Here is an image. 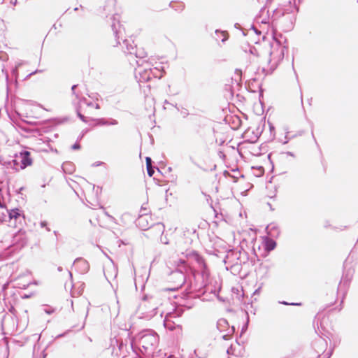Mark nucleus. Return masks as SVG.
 <instances>
[{"mask_svg": "<svg viewBox=\"0 0 358 358\" xmlns=\"http://www.w3.org/2000/svg\"><path fill=\"white\" fill-rule=\"evenodd\" d=\"M159 341L158 335L152 330L147 329L137 334L134 338V344L144 353H152Z\"/></svg>", "mask_w": 358, "mask_h": 358, "instance_id": "f257e3e1", "label": "nucleus"}, {"mask_svg": "<svg viewBox=\"0 0 358 358\" xmlns=\"http://www.w3.org/2000/svg\"><path fill=\"white\" fill-rule=\"evenodd\" d=\"M161 302L157 297L145 296L139 309L143 317L151 318L157 314V310Z\"/></svg>", "mask_w": 358, "mask_h": 358, "instance_id": "f03ea898", "label": "nucleus"}, {"mask_svg": "<svg viewBox=\"0 0 358 358\" xmlns=\"http://www.w3.org/2000/svg\"><path fill=\"white\" fill-rule=\"evenodd\" d=\"M177 266L178 268L171 273V279L175 283V286L170 288L171 290L178 289L185 283L186 280L185 273L189 271V267L185 260L180 259Z\"/></svg>", "mask_w": 358, "mask_h": 358, "instance_id": "7ed1b4c3", "label": "nucleus"}, {"mask_svg": "<svg viewBox=\"0 0 358 358\" xmlns=\"http://www.w3.org/2000/svg\"><path fill=\"white\" fill-rule=\"evenodd\" d=\"M327 341L320 336H317L313 342V348L317 358H330L333 350L331 348L327 350Z\"/></svg>", "mask_w": 358, "mask_h": 358, "instance_id": "20e7f679", "label": "nucleus"}, {"mask_svg": "<svg viewBox=\"0 0 358 358\" xmlns=\"http://www.w3.org/2000/svg\"><path fill=\"white\" fill-rule=\"evenodd\" d=\"M138 67L135 69V78L138 83L148 82L152 78V76L150 71V62L143 61L141 64H139L136 61Z\"/></svg>", "mask_w": 358, "mask_h": 358, "instance_id": "39448f33", "label": "nucleus"}, {"mask_svg": "<svg viewBox=\"0 0 358 358\" xmlns=\"http://www.w3.org/2000/svg\"><path fill=\"white\" fill-rule=\"evenodd\" d=\"M182 313V309H177L174 312L166 314L164 320V327L169 331H173L176 328L181 329L182 327L179 324H176L173 320L180 317Z\"/></svg>", "mask_w": 358, "mask_h": 358, "instance_id": "423d86ee", "label": "nucleus"}, {"mask_svg": "<svg viewBox=\"0 0 358 358\" xmlns=\"http://www.w3.org/2000/svg\"><path fill=\"white\" fill-rule=\"evenodd\" d=\"M272 50L270 52V62L273 65H277L284 58L285 46L280 45L278 42L275 45H272Z\"/></svg>", "mask_w": 358, "mask_h": 358, "instance_id": "0eeeda50", "label": "nucleus"}, {"mask_svg": "<svg viewBox=\"0 0 358 358\" xmlns=\"http://www.w3.org/2000/svg\"><path fill=\"white\" fill-rule=\"evenodd\" d=\"M73 264L76 266L78 272L81 274L87 273L90 269L89 263L82 258H77L74 261Z\"/></svg>", "mask_w": 358, "mask_h": 358, "instance_id": "6e6552de", "label": "nucleus"}, {"mask_svg": "<svg viewBox=\"0 0 358 358\" xmlns=\"http://www.w3.org/2000/svg\"><path fill=\"white\" fill-rule=\"evenodd\" d=\"M19 159H20V169H24L31 165L32 159L30 157V152L28 151H22L20 153Z\"/></svg>", "mask_w": 358, "mask_h": 358, "instance_id": "1a4fd4ad", "label": "nucleus"}, {"mask_svg": "<svg viewBox=\"0 0 358 358\" xmlns=\"http://www.w3.org/2000/svg\"><path fill=\"white\" fill-rule=\"evenodd\" d=\"M122 48L125 54L133 55L137 48L136 45H134V41L131 38L125 39L122 41Z\"/></svg>", "mask_w": 358, "mask_h": 358, "instance_id": "9d476101", "label": "nucleus"}, {"mask_svg": "<svg viewBox=\"0 0 358 358\" xmlns=\"http://www.w3.org/2000/svg\"><path fill=\"white\" fill-rule=\"evenodd\" d=\"M113 22L111 28L116 38H119L118 34H121L122 26L120 24V16L117 14L113 15L111 17Z\"/></svg>", "mask_w": 358, "mask_h": 358, "instance_id": "9b49d317", "label": "nucleus"}, {"mask_svg": "<svg viewBox=\"0 0 358 358\" xmlns=\"http://www.w3.org/2000/svg\"><path fill=\"white\" fill-rule=\"evenodd\" d=\"M150 216L148 215H140L136 221V225L142 230H146L150 227L148 219Z\"/></svg>", "mask_w": 358, "mask_h": 358, "instance_id": "f8f14e48", "label": "nucleus"}, {"mask_svg": "<svg viewBox=\"0 0 358 358\" xmlns=\"http://www.w3.org/2000/svg\"><path fill=\"white\" fill-rule=\"evenodd\" d=\"M162 68V67L161 66L153 67L152 65L150 63L149 69H150L152 78H159V79L161 78L163 76V73H164Z\"/></svg>", "mask_w": 358, "mask_h": 358, "instance_id": "ddd939ff", "label": "nucleus"}, {"mask_svg": "<svg viewBox=\"0 0 358 358\" xmlns=\"http://www.w3.org/2000/svg\"><path fill=\"white\" fill-rule=\"evenodd\" d=\"M96 121V125L99 126H110V125H117L118 122L113 118L105 119V118H99L94 120Z\"/></svg>", "mask_w": 358, "mask_h": 358, "instance_id": "4468645a", "label": "nucleus"}, {"mask_svg": "<svg viewBox=\"0 0 358 358\" xmlns=\"http://www.w3.org/2000/svg\"><path fill=\"white\" fill-rule=\"evenodd\" d=\"M193 257L196 262L199 264L201 268L203 269L202 273L203 275H207V271H206V265L203 260V259L197 253L193 252Z\"/></svg>", "mask_w": 358, "mask_h": 358, "instance_id": "2eb2a0df", "label": "nucleus"}, {"mask_svg": "<svg viewBox=\"0 0 358 358\" xmlns=\"http://www.w3.org/2000/svg\"><path fill=\"white\" fill-rule=\"evenodd\" d=\"M6 212L8 213L9 220H11L12 219L17 220L21 217V214L18 208L12 209L10 210L6 209Z\"/></svg>", "mask_w": 358, "mask_h": 358, "instance_id": "dca6fc26", "label": "nucleus"}, {"mask_svg": "<svg viewBox=\"0 0 358 358\" xmlns=\"http://www.w3.org/2000/svg\"><path fill=\"white\" fill-rule=\"evenodd\" d=\"M276 242L272 239H268L265 242V248L267 251H271L275 249Z\"/></svg>", "mask_w": 358, "mask_h": 358, "instance_id": "f3484780", "label": "nucleus"}, {"mask_svg": "<svg viewBox=\"0 0 358 358\" xmlns=\"http://www.w3.org/2000/svg\"><path fill=\"white\" fill-rule=\"evenodd\" d=\"M63 171L67 173H71L73 171V166L71 162H64L62 166Z\"/></svg>", "mask_w": 358, "mask_h": 358, "instance_id": "a211bd4d", "label": "nucleus"}, {"mask_svg": "<svg viewBox=\"0 0 358 358\" xmlns=\"http://www.w3.org/2000/svg\"><path fill=\"white\" fill-rule=\"evenodd\" d=\"M133 55H134L136 58L143 59L146 56L147 53L144 50H137L136 48Z\"/></svg>", "mask_w": 358, "mask_h": 358, "instance_id": "6ab92c4d", "label": "nucleus"}, {"mask_svg": "<svg viewBox=\"0 0 358 358\" xmlns=\"http://www.w3.org/2000/svg\"><path fill=\"white\" fill-rule=\"evenodd\" d=\"M216 35L219 37V34H221L222 38H221L222 42H225L228 39V34L225 31H220L217 29L215 31Z\"/></svg>", "mask_w": 358, "mask_h": 358, "instance_id": "aec40b11", "label": "nucleus"}, {"mask_svg": "<svg viewBox=\"0 0 358 358\" xmlns=\"http://www.w3.org/2000/svg\"><path fill=\"white\" fill-rule=\"evenodd\" d=\"M22 64V62H19L15 65V67L12 70V73L14 75L16 78L18 74V68Z\"/></svg>", "mask_w": 358, "mask_h": 358, "instance_id": "412c9836", "label": "nucleus"}, {"mask_svg": "<svg viewBox=\"0 0 358 358\" xmlns=\"http://www.w3.org/2000/svg\"><path fill=\"white\" fill-rule=\"evenodd\" d=\"M77 115L78 117L84 122H87V117L80 113V108H77Z\"/></svg>", "mask_w": 358, "mask_h": 358, "instance_id": "4be33fe9", "label": "nucleus"}, {"mask_svg": "<svg viewBox=\"0 0 358 358\" xmlns=\"http://www.w3.org/2000/svg\"><path fill=\"white\" fill-rule=\"evenodd\" d=\"M234 327H232L231 328V329L229 330V333L228 334H224V335L222 336V338L224 340H228L231 334H232L234 333Z\"/></svg>", "mask_w": 358, "mask_h": 358, "instance_id": "5701e85b", "label": "nucleus"}, {"mask_svg": "<svg viewBox=\"0 0 358 358\" xmlns=\"http://www.w3.org/2000/svg\"><path fill=\"white\" fill-rule=\"evenodd\" d=\"M8 218L7 212H2L0 213V222H3L6 221V218Z\"/></svg>", "mask_w": 358, "mask_h": 358, "instance_id": "b1692460", "label": "nucleus"}, {"mask_svg": "<svg viewBox=\"0 0 358 358\" xmlns=\"http://www.w3.org/2000/svg\"><path fill=\"white\" fill-rule=\"evenodd\" d=\"M11 252L10 250H8L7 252H3L0 255V259L1 260H5L8 258V255H10Z\"/></svg>", "mask_w": 358, "mask_h": 358, "instance_id": "393cba45", "label": "nucleus"}, {"mask_svg": "<svg viewBox=\"0 0 358 358\" xmlns=\"http://www.w3.org/2000/svg\"><path fill=\"white\" fill-rule=\"evenodd\" d=\"M80 103H85L86 104L87 106H93V103L92 102H89L86 98L83 97L80 99Z\"/></svg>", "mask_w": 358, "mask_h": 358, "instance_id": "a878e982", "label": "nucleus"}, {"mask_svg": "<svg viewBox=\"0 0 358 358\" xmlns=\"http://www.w3.org/2000/svg\"><path fill=\"white\" fill-rule=\"evenodd\" d=\"M147 172L150 177L153 176V174L155 173V170H154V168L152 167V166H150L147 167Z\"/></svg>", "mask_w": 358, "mask_h": 358, "instance_id": "bb28decb", "label": "nucleus"}, {"mask_svg": "<svg viewBox=\"0 0 358 358\" xmlns=\"http://www.w3.org/2000/svg\"><path fill=\"white\" fill-rule=\"evenodd\" d=\"M248 323H249V317H248V315L247 314V321H246L245 324L242 327L241 334H243L247 330L248 327Z\"/></svg>", "mask_w": 358, "mask_h": 358, "instance_id": "cd10ccee", "label": "nucleus"}, {"mask_svg": "<svg viewBox=\"0 0 358 358\" xmlns=\"http://www.w3.org/2000/svg\"><path fill=\"white\" fill-rule=\"evenodd\" d=\"M155 227H157L160 232H163L164 229V226L162 223H158L155 225Z\"/></svg>", "mask_w": 358, "mask_h": 358, "instance_id": "c85d7f7f", "label": "nucleus"}, {"mask_svg": "<svg viewBox=\"0 0 358 358\" xmlns=\"http://www.w3.org/2000/svg\"><path fill=\"white\" fill-rule=\"evenodd\" d=\"M6 59H7V55L3 52H0V59L4 61Z\"/></svg>", "mask_w": 358, "mask_h": 358, "instance_id": "c756f323", "label": "nucleus"}, {"mask_svg": "<svg viewBox=\"0 0 358 358\" xmlns=\"http://www.w3.org/2000/svg\"><path fill=\"white\" fill-rule=\"evenodd\" d=\"M44 311H45L47 314L50 315L51 313H53V311H54V310H53V309H52V308H51L45 307V308H44Z\"/></svg>", "mask_w": 358, "mask_h": 358, "instance_id": "7c9ffc66", "label": "nucleus"}, {"mask_svg": "<svg viewBox=\"0 0 358 358\" xmlns=\"http://www.w3.org/2000/svg\"><path fill=\"white\" fill-rule=\"evenodd\" d=\"M279 303H281V304H283V305H291V306H297V305H299V303H288V302L285 301H280Z\"/></svg>", "mask_w": 358, "mask_h": 358, "instance_id": "2f4dec72", "label": "nucleus"}, {"mask_svg": "<svg viewBox=\"0 0 358 358\" xmlns=\"http://www.w3.org/2000/svg\"><path fill=\"white\" fill-rule=\"evenodd\" d=\"M145 160H146V166H147V167L150 166H152V159H151V158L147 157Z\"/></svg>", "mask_w": 358, "mask_h": 358, "instance_id": "473e14b6", "label": "nucleus"}, {"mask_svg": "<svg viewBox=\"0 0 358 358\" xmlns=\"http://www.w3.org/2000/svg\"><path fill=\"white\" fill-rule=\"evenodd\" d=\"M223 324H227V322L224 319L220 320L218 322V326H221Z\"/></svg>", "mask_w": 358, "mask_h": 358, "instance_id": "72a5a7b5", "label": "nucleus"}, {"mask_svg": "<svg viewBox=\"0 0 358 358\" xmlns=\"http://www.w3.org/2000/svg\"><path fill=\"white\" fill-rule=\"evenodd\" d=\"M161 242L164 244H168L169 243V241H168V239L165 236V237H163L162 236L161 237Z\"/></svg>", "mask_w": 358, "mask_h": 358, "instance_id": "f704fd0d", "label": "nucleus"}, {"mask_svg": "<svg viewBox=\"0 0 358 358\" xmlns=\"http://www.w3.org/2000/svg\"><path fill=\"white\" fill-rule=\"evenodd\" d=\"M224 140L223 139H217L216 138V143L219 145H222L223 143H224Z\"/></svg>", "mask_w": 358, "mask_h": 358, "instance_id": "c9c22d12", "label": "nucleus"}, {"mask_svg": "<svg viewBox=\"0 0 358 358\" xmlns=\"http://www.w3.org/2000/svg\"><path fill=\"white\" fill-rule=\"evenodd\" d=\"M80 148V144L76 143L74 145H72V149L73 150H78Z\"/></svg>", "mask_w": 358, "mask_h": 358, "instance_id": "e433bc0d", "label": "nucleus"}, {"mask_svg": "<svg viewBox=\"0 0 358 358\" xmlns=\"http://www.w3.org/2000/svg\"><path fill=\"white\" fill-rule=\"evenodd\" d=\"M235 73H236V76H238L241 78V74H242V71H241V70H240V69H236V70L235 71Z\"/></svg>", "mask_w": 358, "mask_h": 358, "instance_id": "4c0bfd02", "label": "nucleus"}, {"mask_svg": "<svg viewBox=\"0 0 358 358\" xmlns=\"http://www.w3.org/2000/svg\"><path fill=\"white\" fill-rule=\"evenodd\" d=\"M77 86H78L77 85H73L72 87H71V90H72L73 93L76 96L77 98H78V95L76 94V92H75V90L77 87Z\"/></svg>", "mask_w": 358, "mask_h": 358, "instance_id": "58836bf2", "label": "nucleus"}, {"mask_svg": "<svg viewBox=\"0 0 358 358\" xmlns=\"http://www.w3.org/2000/svg\"><path fill=\"white\" fill-rule=\"evenodd\" d=\"M39 72H42V71H41V70H36L35 71H33V72L30 73L27 76V77H30L31 76H32V75H34V74H36V73H39Z\"/></svg>", "mask_w": 358, "mask_h": 358, "instance_id": "ea45409f", "label": "nucleus"}, {"mask_svg": "<svg viewBox=\"0 0 358 358\" xmlns=\"http://www.w3.org/2000/svg\"><path fill=\"white\" fill-rule=\"evenodd\" d=\"M283 155H286V156H292V157H294V155L291 152H284L282 153Z\"/></svg>", "mask_w": 358, "mask_h": 358, "instance_id": "a19ab883", "label": "nucleus"}, {"mask_svg": "<svg viewBox=\"0 0 358 358\" xmlns=\"http://www.w3.org/2000/svg\"><path fill=\"white\" fill-rule=\"evenodd\" d=\"M263 173H264L263 168L262 167H259L258 169V171H257L258 175H262V174H263Z\"/></svg>", "mask_w": 358, "mask_h": 358, "instance_id": "79ce46f5", "label": "nucleus"}, {"mask_svg": "<svg viewBox=\"0 0 358 358\" xmlns=\"http://www.w3.org/2000/svg\"><path fill=\"white\" fill-rule=\"evenodd\" d=\"M40 225L41 227H47V222L45 221H42L40 223Z\"/></svg>", "mask_w": 358, "mask_h": 358, "instance_id": "37998d69", "label": "nucleus"}, {"mask_svg": "<svg viewBox=\"0 0 358 358\" xmlns=\"http://www.w3.org/2000/svg\"><path fill=\"white\" fill-rule=\"evenodd\" d=\"M102 164H103V162H95L94 164H93V166H98L101 165Z\"/></svg>", "mask_w": 358, "mask_h": 358, "instance_id": "c03bdc74", "label": "nucleus"}, {"mask_svg": "<svg viewBox=\"0 0 358 358\" xmlns=\"http://www.w3.org/2000/svg\"><path fill=\"white\" fill-rule=\"evenodd\" d=\"M105 276L107 278L108 280H109V278H112V276L109 275L108 271L105 273Z\"/></svg>", "mask_w": 358, "mask_h": 358, "instance_id": "a18cd8bd", "label": "nucleus"}, {"mask_svg": "<svg viewBox=\"0 0 358 358\" xmlns=\"http://www.w3.org/2000/svg\"><path fill=\"white\" fill-rule=\"evenodd\" d=\"M104 214L108 216V217H110L111 220H114L113 217H112L111 215H110L108 212H106V210H104Z\"/></svg>", "mask_w": 358, "mask_h": 358, "instance_id": "49530a36", "label": "nucleus"}, {"mask_svg": "<svg viewBox=\"0 0 358 358\" xmlns=\"http://www.w3.org/2000/svg\"><path fill=\"white\" fill-rule=\"evenodd\" d=\"M261 22L262 23H264V24H266L268 22H267V19L266 18H264L261 20Z\"/></svg>", "mask_w": 358, "mask_h": 358, "instance_id": "de8ad7c7", "label": "nucleus"}, {"mask_svg": "<svg viewBox=\"0 0 358 358\" xmlns=\"http://www.w3.org/2000/svg\"><path fill=\"white\" fill-rule=\"evenodd\" d=\"M57 271H58L59 272H61V271H63V268H62V266H59V267L57 268Z\"/></svg>", "mask_w": 358, "mask_h": 358, "instance_id": "09e8293b", "label": "nucleus"}, {"mask_svg": "<svg viewBox=\"0 0 358 358\" xmlns=\"http://www.w3.org/2000/svg\"><path fill=\"white\" fill-rule=\"evenodd\" d=\"M113 271L115 273V277L116 276V274H117V271H116V269L114 268V266H113Z\"/></svg>", "mask_w": 358, "mask_h": 358, "instance_id": "8fccbe9b", "label": "nucleus"}, {"mask_svg": "<svg viewBox=\"0 0 358 358\" xmlns=\"http://www.w3.org/2000/svg\"><path fill=\"white\" fill-rule=\"evenodd\" d=\"M99 108H100V107H99V105L98 103H96V104L95 105V108L99 109Z\"/></svg>", "mask_w": 358, "mask_h": 358, "instance_id": "3c124183", "label": "nucleus"}, {"mask_svg": "<svg viewBox=\"0 0 358 358\" xmlns=\"http://www.w3.org/2000/svg\"><path fill=\"white\" fill-rule=\"evenodd\" d=\"M68 273H69V277H70L71 278H72V273H71V272L68 271Z\"/></svg>", "mask_w": 358, "mask_h": 358, "instance_id": "603ef678", "label": "nucleus"}, {"mask_svg": "<svg viewBox=\"0 0 358 358\" xmlns=\"http://www.w3.org/2000/svg\"><path fill=\"white\" fill-rule=\"evenodd\" d=\"M45 228H46V231H50V229L49 227H46Z\"/></svg>", "mask_w": 358, "mask_h": 358, "instance_id": "864d4df0", "label": "nucleus"}, {"mask_svg": "<svg viewBox=\"0 0 358 358\" xmlns=\"http://www.w3.org/2000/svg\"><path fill=\"white\" fill-rule=\"evenodd\" d=\"M238 27H239V24H237V23H236V24H235V27H236V28H238Z\"/></svg>", "mask_w": 358, "mask_h": 358, "instance_id": "5fc2aeb1", "label": "nucleus"}, {"mask_svg": "<svg viewBox=\"0 0 358 358\" xmlns=\"http://www.w3.org/2000/svg\"><path fill=\"white\" fill-rule=\"evenodd\" d=\"M341 288V282L339 285L338 289H340Z\"/></svg>", "mask_w": 358, "mask_h": 358, "instance_id": "6e6d98bb", "label": "nucleus"}, {"mask_svg": "<svg viewBox=\"0 0 358 358\" xmlns=\"http://www.w3.org/2000/svg\"><path fill=\"white\" fill-rule=\"evenodd\" d=\"M265 10H266L265 8L262 9V12H264V11H265Z\"/></svg>", "mask_w": 358, "mask_h": 358, "instance_id": "4d7b16f0", "label": "nucleus"}, {"mask_svg": "<svg viewBox=\"0 0 358 358\" xmlns=\"http://www.w3.org/2000/svg\"><path fill=\"white\" fill-rule=\"evenodd\" d=\"M14 162H15V164H17V159L14 160Z\"/></svg>", "mask_w": 358, "mask_h": 358, "instance_id": "13d9d810", "label": "nucleus"}, {"mask_svg": "<svg viewBox=\"0 0 358 358\" xmlns=\"http://www.w3.org/2000/svg\"><path fill=\"white\" fill-rule=\"evenodd\" d=\"M357 2H358V0H357Z\"/></svg>", "mask_w": 358, "mask_h": 358, "instance_id": "bf43d9fd", "label": "nucleus"}]
</instances>
